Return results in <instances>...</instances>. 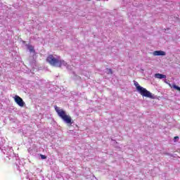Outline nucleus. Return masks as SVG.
I'll return each instance as SVG.
<instances>
[{
  "label": "nucleus",
  "instance_id": "obj_1",
  "mask_svg": "<svg viewBox=\"0 0 180 180\" xmlns=\"http://www.w3.org/2000/svg\"><path fill=\"white\" fill-rule=\"evenodd\" d=\"M55 110L56 113H58V116L61 117L67 123V124H72V123H74L71 116L67 115V112H65L64 110L60 109L57 105H55Z\"/></svg>",
  "mask_w": 180,
  "mask_h": 180
},
{
  "label": "nucleus",
  "instance_id": "obj_2",
  "mask_svg": "<svg viewBox=\"0 0 180 180\" xmlns=\"http://www.w3.org/2000/svg\"><path fill=\"white\" fill-rule=\"evenodd\" d=\"M46 62L49 63L50 65L58 67L59 68H61L63 65H65L66 64L65 61L59 58H56L54 56L51 54L46 58Z\"/></svg>",
  "mask_w": 180,
  "mask_h": 180
},
{
  "label": "nucleus",
  "instance_id": "obj_3",
  "mask_svg": "<svg viewBox=\"0 0 180 180\" xmlns=\"http://www.w3.org/2000/svg\"><path fill=\"white\" fill-rule=\"evenodd\" d=\"M134 85L137 91L139 92V94H141L142 96H145L146 98H150V99H155V97L154 96V94L140 86V84H139V82H134Z\"/></svg>",
  "mask_w": 180,
  "mask_h": 180
},
{
  "label": "nucleus",
  "instance_id": "obj_4",
  "mask_svg": "<svg viewBox=\"0 0 180 180\" xmlns=\"http://www.w3.org/2000/svg\"><path fill=\"white\" fill-rule=\"evenodd\" d=\"M14 101L15 103H17V105H18V106H20V108H23L25 105H26L25 101H23V99L18 95L14 96Z\"/></svg>",
  "mask_w": 180,
  "mask_h": 180
},
{
  "label": "nucleus",
  "instance_id": "obj_5",
  "mask_svg": "<svg viewBox=\"0 0 180 180\" xmlns=\"http://www.w3.org/2000/svg\"><path fill=\"white\" fill-rule=\"evenodd\" d=\"M155 78H158V79H162L167 78V75L160 73H156L155 74Z\"/></svg>",
  "mask_w": 180,
  "mask_h": 180
},
{
  "label": "nucleus",
  "instance_id": "obj_6",
  "mask_svg": "<svg viewBox=\"0 0 180 180\" xmlns=\"http://www.w3.org/2000/svg\"><path fill=\"white\" fill-rule=\"evenodd\" d=\"M165 52L163 51H155L153 52V56H165Z\"/></svg>",
  "mask_w": 180,
  "mask_h": 180
},
{
  "label": "nucleus",
  "instance_id": "obj_7",
  "mask_svg": "<svg viewBox=\"0 0 180 180\" xmlns=\"http://www.w3.org/2000/svg\"><path fill=\"white\" fill-rule=\"evenodd\" d=\"M28 49L30 51V53H35L34 46L30 45L28 46Z\"/></svg>",
  "mask_w": 180,
  "mask_h": 180
},
{
  "label": "nucleus",
  "instance_id": "obj_8",
  "mask_svg": "<svg viewBox=\"0 0 180 180\" xmlns=\"http://www.w3.org/2000/svg\"><path fill=\"white\" fill-rule=\"evenodd\" d=\"M107 74H113V71H112V69L110 68H107Z\"/></svg>",
  "mask_w": 180,
  "mask_h": 180
},
{
  "label": "nucleus",
  "instance_id": "obj_9",
  "mask_svg": "<svg viewBox=\"0 0 180 180\" xmlns=\"http://www.w3.org/2000/svg\"><path fill=\"white\" fill-rule=\"evenodd\" d=\"M40 157H41V160H46L47 158V156H46L44 155H40Z\"/></svg>",
  "mask_w": 180,
  "mask_h": 180
},
{
  "label": "nucleus",
  "instance_id": "obj_10",
  "mask_svg": "<svg viewBox=\"0 0 180 180\" xmlns=\"http://www.w3.org/2000/svg\"><path fill=\"white\" fill-rule=\"evenodd\" d=\"M176 139H179V136H174V140H176Z\"/></svg>",
  "mask_w": 180,
  "mask_h": 180
},
{
  "label": "nucleus",
  "instance_id": "obj_11",
  "mask_svg": "<svg viewBox=\"0 0 180 180\" xmlns=\"http://www.w3.org/2000/svg\"><path fill=\"white\" fill-rule=\"evenodd\" d=\"M87 1H91V0H87Z\"/></svg>",
  "mask_w": 180,
  "mask_h": 180
}]
</instances>
